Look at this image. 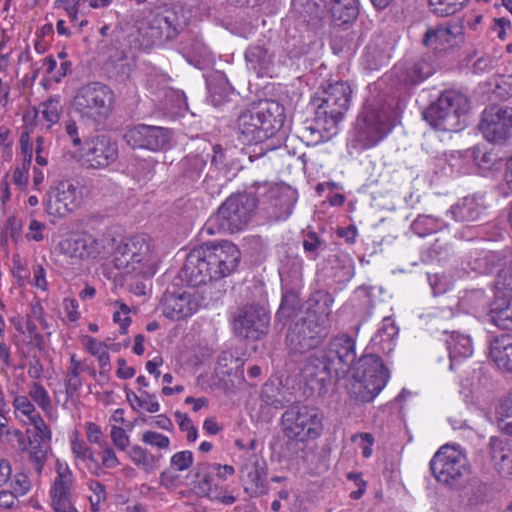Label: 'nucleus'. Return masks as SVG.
Masks as SVG:
<instances>
[{
    "instance_id": "1",
    "label": "nucleus",
    "mask_w": 512,
    "mask_h": 512,
    "mask_svg": "<svg viewBox=\"0 0 512 512\" xmlns=\"http://www.w3.org/2000/svg\"><path fill=\"white\" fill-rule=\"evenodd\" d=\"M240 259V250L230 241L205 243L188 253L182 274L190 286L197 287L229 276Z\"/></svg>"
},
{
    "instance_id": "2",
    "label": "nucleus",
    "mask_w": 512,
    "mask_h": 512,
    "mask_svg": "<svg viewBox=\"0 0 512 512\" xmlns=\"http://www.w3.org/2000/svg\"><path fill=\"white\" fill-rule=\"evenodd\" d=\"M333 296L324 290L314 292L304 316L294 321L285 338L290 355H302L317 348L329 333V315Z\"/></svg>"
},
{
    "instance_id": "3",
    "label": "nucleus",
    "mask_w": 512,
    "mask_h": 512,
    "mask_svg": "<svg viewBox=\"0 0 512 512\" xmlns=\"http://www.w3.org/2000/svg\"><path fill=\"white\" fill-rule=\"evenodd\" d=\"M158 256L154 244L146 234L135 235L119 245L115 252V267L123 274L149 277L155 274Z\"/></svg>"
},
{
    "instance_id": "4",
    "label": "nucleus",
    "mask_w": 512,
    "mask_h": 512,
    "mask_svg": "<svg viewBox=\"0 0 512 512\" xmlns=\"http://www.w3.org/2000/svg\"><path fill=\"white\" fill-rule=\"evenodd\" d=\"M348 392L360 402H371L382 391L389 379V371L377 355H365L354 366Z\"/></svg>"
},
{
    "instance_id": "5",
    "label": "nucleus",
    "mask_w": 512,
    "mask_h": 512,
    "mask_svg": "<svg viewBox=\"0 0 512 512\" xmlns=\"http://www.w3.org/2000/svg\"><path fill=\"white\" fill-rule=\"evenodd\" d=\"M256 202L257 196L252 194L230 196L207 221L205 231L212 235L216 232L235 233L243 230L252 218Z\"/></svg>"
},
{
    "instance_id": "6",
    "label": "nucleus",
    "mask_w": 512,
    "mask_h": 512,
    "mask_svg": "<svg viewBox=\"0 0 512 512\" xmlns=\"http://www.w3.org/2000/svg\"><path fill=\"white\" fill-rule=\"evenodd\" d=\"M351 96L352 89L345 81L322 84L311 99L316 120L337 125L349 109Z\"/></svg>"
},
{
    "instance_id": "7",
    "label": "nucleus",
    "mask_w": 512,
    "mask_h": 512,
    "mask_svg": "<svg viewBox=\"0 0 512 512\" xmlns=\"http://www.w3.org/2000/svg\"><path fill=\"white\" fill-rule=\"evenodd\" d=\"M112 104V90L100 82L84 85L74 97L76 112L87 126L100 124L110 113Z\"/></svg>"
},
{
    "instance_id": "8",
    "label": "nucleus",
    "mask_w": 512,
    "mask_h": 512,
    "mask_svg": "<svg viewBox=\"0 0 512 512\" xmlns=\"http://www.w3.org/2000/svg\"><path fill=\"white\" fill-rule=\"evenodd\" d=\"M324 413L317 407L293 405L281 417L282 431L287 438L315 440L324 430Z\"/></svg>"
},
{
    "instance_id": "9",
    "label": "nucleus",
    "mask_w": 512,
    "mask_h": 512,
    "mask_svg": "<svg viewBox=\"0 0 512 512\" xmlns=\"http://www.w3.org/2000/svg\"><path fill=\"white\" fill-rule=\"evenodd\" d=\"M430 469L438 482L451 489H459L469 471L464 451L455 445H443L432 457Z\"/></svg>"
},
{
    "instance_id": "10",
    "label": "nucleus",
    "mask_w": 512,
    "mask_h": 512,
    "mask_svg": "<svg viewBox=\"0 0 512 512\" xmlns=\"http://www.w3.org/2000/svg\"><path fill=\"white\" fill-rule=\"evenodd\" d=\"M86 188L76 180H63L51 186L45 200L46 212L55 217H65L83 203Z\"/></svg>"
},
{
    "instance_id": "11",
    "label": "nucleus",
    "mask_w": 512,
    "mask_h": 512,
    "mask_svg": "<svg viewBox=\"0 0 512 512\" xmlns=\"http://www.w3.org/2000/svg\"><path fill=\"white\" fill-rule=\"evenodd\" d=\"M269 312L260 305L249 304L236 309L232 315V329L237 337L256 341L268 333Z\"/></svg>"
},
{
    "instance_id": "12",
    "label": "nucleus",
    "mask_w": 512,
    "mask_h": 512,
    "mask_svg": "<svg viewBox=\"0 0 512 512\" xmlns=\"http://www.w3.org/2000/svg\"><path fill=\"white\" fill-rule=\"evenodd\" d=\"M56 476L49 489L53 512H78L74 506L76 479L69 465L57 460Z\"/></svg>"
},
{
    "instance_id": "13",
    "label": "nucleus",
    "mask_w": 512,
    "mask_h": 512,
    "mask_svg": "<svg viewBox=\"0 0 512 512\" xmlns=\"http://www.w3.org/2000/svg\"><path fill=\"white\" fill-rule=\"evenodd\" d=\"M469 109L468 98L457 91L449 90L440 95L437 101L424 112L425 120L433 128L441 126L449 119H457Z\"/></svg>"
},
{
    "instance_id": "14",
    "label": "nucleus",
    "mask_w": 512,
    "mask_h": 512,
    "mask_svg": "<svg viewBox=\"0 0 512 512\" xmlns=\"http://www.w3.org/2000/svg\"><path fill=\"white\" fill-rule=\"evenodd\" d=\"M330 359V370L336 372V378L347 375L356 364L355 341L352 337L341 334L332 337L324 348Z\"/></svg>"
},
{
    "instance_id": "15",
    "label": "nucleus",
    "mask_w": 512,
    "mask_h": 512,
    "mask_svg": "<svg viewBox=\"0 0 512 512\" xmlns=\"http://www.w3.org/2000/svg\"><path fill=\"white\" fill-rule=\"evenodd\" d=\"M83 150L85 162L94 169L106 168L118 159L117 143L105 135L85 140Z\"/></svg>"
},
{
    "instance_id": "16",
    "label": "nucleus",
    "mask_w": 512,
    "mask_h": 512,
    "mask_svg": "<svg viewBox=\"0 0 512 512\" xmlns=\"http://www.w3.org/2000/svg\"><path fill=\"white\" fill-rule=\"evenodd\" d=\"M256 196L268 202L275 209L276 218H287L297 200L296 191L290 186L264 183L256 188Z\"/></svg>"
},
{
    "instance_id": "17",
    "label": "nucleus",
    "mask_w": 512,
    "mask_h": 512,
    "mask_svg": "<svg viewBox=\"0 0 512 512\" xmlns=\"http://www.w3.org/2000/svg\"><path fill=\"white\" fill-rule=\"evenodd\" d=\"M197 308L198 304L190 293L175 287L172 290L167 288L161 298L160 309L163 315L172 321L192 316Z\"/></svg>"
},
{
    "instance_id": "18",
    "label": "nucleus",
    "mask_w": 512,
    "mask_h": 512,
    "mask_svg": "<svg viewBox=\"0 0 512 512\" xmlns=\"http://www.w3.org/2000/svg\"><path fill=\"white\" fill-rule=\"evenodd\" d=\"M194 471L200 495L225 505H231L236 501L234 496L228 495L226 490L216 482L215 465L200 462L196 465Z\"/></svg>"
},
{
    "instance_id": "19",
    "label": "nucleus",
    "mask_w": 512,
    "mask_h": 512,
    "mask_svg": "<svg viewBox=\"0 0 512 512\" xmlns=\"http://www.w3.org/2000/svg\"><path fill=\"white\" fill-rule=\"evenodd\" d=\"M147 24L151 31V37L156 40H171L178 35L181 29L177 14L166 8H157L151 11L147 17Z\"/></svg>"
},
{
    "instance_id": "20",
    "label": "nucleus",
    "mask_w": 512,
    "mask_h": 512,
    "mask_svg": "<svg viewBox=\"0 0 512 512\" xmlns=\"http://www.w3.org/2000/svg\"><path fill=\"white\" fill-rule=\"evenodd\" d=\"M241 471L246 474L245 491L251 497H259L268 492L267 464L263 458L257 455L251 456L242 466Z\"/></svg>"
},
{
    "instance_id": "21",
    "label": "nucleus",
    "mask_w": 512,
    "mask_h": 512,
    "mask_svg": "<svg viewBox=\"0 0 512 512\" xmlns=\"http://www.w3.org/2000/svg\"><path fill=\"white\" fill-rule=\"evenodd\" d=\"M171 137L170 130H127L124 139L133 149H163Z\"/></svg>"
},
{
    "instance_id": "22",
    "label": "nucleus",
    "mask_w": 512,
    "mask_h": 512,
    "mask_svg": "<svg viewBox=\"0 0 512 512\" xmlns=\"http://www.w3.org/2000/svg\"><path fill=\"white\" fill-rule=\"evenodd\" d=\"M330 359L324 349L310 355L302 368V373L307 381H315L321 386L329 382L333 377L336 378V372L330 370Z\"/></svg>"
},
{
    "instance_id": "23",
    "label": "nucleus",
    "mask_w": 512,
    "mask_h": 512,
    "mask_svg": "<svg viewBox=\"0 0 512 512\" xmlns=\"http://www.w3.org/2000/svg\"><path fill=\"white\" fill-rule=\"evenodd\" d=\"M63 252L70 258L83 259L99 254V243L90 234H80L61 242Z\"/></svg>"
},
{
    "instance_id": "24",
    "label": "nucleus",
    "mask_w": 512,
    "mask_h": 512,
    "mask_svg": "<svg viewBox=\"0 0 512 512\" xmlns=\"http://www.w3.org/2000/svg\"><path fill=\"white\" fill-rule=\"evenodd\" d=\"M489 453L499 473L512 475V447L509 440L492 436L489 439Z\"/></svg>"
},
{
    "instance_id": "25",
    "label": "nucleus",
    "mask_w": 512,
    "mask_h": 512,
    "mask_svg": "<svg viewBox=\"0 0 512 512\" xmlns=\"http://www.w3.org/2000/svg\"><path fill=\"white\" fill-rule=\"evenodd\" d=\"M486 210L483 197H464L450 209L452 217L460 222H472L481 218Z\"/></svg>"
},
{
    "instance_id": "26",
    "label": "nucleus",
    "mask_w": 512,
    "mask_h": 512,
    "mask_svg": "<svg viewBox=\"0 0 512 512\" xmlns=\"http://www.w3.org/2000/svg\"><path fill=\"white\" fill-rule=\"evenodd\" d=\"M258 117L261 120V128H283L286 121L285 108L274 100H260L257 102Z\"/></svg>"
},
{
    "instance_id": "27",
    "label": "nucleus",
    "mask_w": 512,
    "mask_h": 512,
    "mask_svg": "<svg viewBox=\"0 0 512 512\" xmlns=\"http://www.w3.org/2000/svg\"><path fill=\"white\" fill-rule=\"evenodd\" d=\"M450 359V370H454L455 365L463 359L473 354V345L471 338L467 335L452 332L445 340Z\"/></svg>"
},
{
    "instance_id": "28",
    "label": "nucleus",
    "mask_w": 512,
    "mask_h": 512,
    "mask_svg": "<svg viewBox=\"0 0 512 512\" xmlns=\"http://www.w3.org/2000/svg\"><path fill=\"white\" fill-rule=\"evenodd\" d=\"M274 55L267 48L254 45L250 46L245 52V60L248 67L253 70L258 77L267 75L273 66Z\"/></svg>"
},
{
    "instance_id": "29",
    "label": "nucleus",
    "mask_w": 512,
    "mask_h": 512,
    "mask_svg": "<svg viewBox=\"0 0 512 512\" xmlns=\"http://www.w3.org/2000/svg\"><path fill=\"white\" fill-rule=\"evenodd\" d=\"M433 72L434 67L430 62L418 58L406 63L405 66L400 69L398 78L408 85H416L431 76Z\"/></svg>"
},
{
    "instance_id": "30",
    "label": "nucleus",
    "mask_w": 512,
    "mask_h": 512,
    "mask_svg": "<svg viewBox=\"0 0 512 512\" xmlns=\"http://www.w3.org/2000/svg\"><path fill=\"white\" fill-rule=\"evenodd\" d=\"M512 128V108L500 105H492L482 113L481 123L478 128Z\"/></svg>"
},
{
    "instance_id": "31",
    "label": "nucleus",
    "mask_w": 512,
    "mask_h": 512,
    "mask_svg": "<svg viewBox=\"0 0 512 512\" xmlns=\"http://www.w3.org/2000/svg\"><path fill=\"white\" fill-rule=\"evenodd\" d=\"M490 356L497 367L512 372V341L502 336L495 339L490 346Z\"/></svg>"
},
{
    "instance_id": "32",
    "label": "nucleus",
    "mask_w": 512,
    "mask_h": 512,
    "mask_svg": "<svg viewBox=\"0 0 512 512\" xmlns=\"http://www.w3.org/2000/svg\"><path fill=\"white\" fill-rule=\"evenodd\" d=\"M490 320L501 329L512 330V300L496 296L490 309Z\"/></svg>"
},
{
    "instance_id": "33",
    "label": "nucleus",
    "mask_w": 512,
    "mask_h": 512,
    "mask_svg": "<svg viewBox=\"0 0 512 512\" xmlns=\"http://www.w3.org/2000/svg\"><path fill=\"white\" fill-rule=\"evenodd\" d=\"M207 86L210 101L215 107L224 105L235 94L234 89L224 76H218L210 80Z\"/></svg>"
},
{
    "instance_id": "34",
    "label": "nucleus",
    "mask_w": 512,
    "mask_h": 512,
    "mask_svg": "<svg viewBox=\"0 0 512 512\" xmlns=\"http://www.w3.org/2000/svg\"><path fill=\"white\" fill-rule=\"evenodd\" d=\"M61 105L57 99H49L41 103L34 111L36 125H46L50 128L60 118Z\"/></svg>"
},
{
    "instance_id": "35",
    "label": "nucleus",
    "mask_w": 512,
    "mask_h": 512,
    "mask_svg": "<svg viewBox=\"0 0 512 512\" xmlns=\"http://www.w3.org/2000/svg\"><path fill=\"white\" fill-rule=\"evenodd\" d=\"M461 27L459 26H438L435 29H428L423 38V44L425 46L436 45L442 46L444 44H450L452 39L457 33H460Z\"/></svg>"
},
{
    "instance_id": "36",
    "label": "nucleus",
    "mask_w": 512,
    "mask_h": 512,
    "mask_svg": "<svg viewBox=\"0 0 512 512\" xmlns=\"http://www.w3.org/2000/svg\"><path fill=\"white\" fill-rule=\"evenodd\" d=\"M330 10L335 20L349 23L355 20L359 13L358 0H331Z\"/></svg>"
},
{
    "instance_id": "37",
    "label": "nucleus",
    "mask_w": 512,
    "mask_h": 512,
    "mask_svg": "<svg viewBox=\"0 0 512 512\" xmlns=\"http://www.w3.org/2000/svg\"><path fill=\"white\" fill-rule=\"evenodd\" d=\"M83 371L82 363L73 354L70 358V364L67 368L65 377V392L68 397H73L75 393L82 387L83 381L80 373Z\"/></svg>"
},
{
    "instance_id": "38",
    "label": "nucleus",
    "mask_w": 512,
    "mask_h": 512,
    "mask_svg": "<svg viewBox=\"0 0 512 512\" xmlns=\"http://www.w3.org/2000/svg\"><path fill=\"white\" fill-rule=\"evenodd\" d=\"M468 0H429L430 11L438 17H448L461 11Z\"/></svg>"
},
{
    "instance_id": "39",
    "label": "nucleus",
    "mask_w": 512,
    "mask_h": 512,
    "mask_svg": "<svg viewBox=\"0 0 512 512\" xmlns=\"http://www.w3.org/2000/svg\"><path fill=\"white\" fill-rule=\"evenodd\" d=\"M386 135L381 130H355L352 146L361 150L369 149L376 146Z\"/></svg>"
},
{
    "instance_id": "40",
    "label": "nucleus",
    "mask_w": 512,
    "mask_h": 512,
    "mask_svg": "<svg viewBox=\"0 0 512 512\" xmlns=\"http://www.w3.org/2000/svg\"><path fill=\"white\" fill-rule=\"evenodd\" d=\"M28 395L47 415L52 412L53 406L51 398L42 384L39 382H32Z\"/></svg>"
},
{
    "instance_id": "41",
    "label": "nucleus",
    "mask_w": 512,
    "mask_h": 512,
    "mask_svg": "<svg viewBox=\"0 0 512 512\" xmlns=\"http://www.w3.org/2000/svg\"><path fill=\"white\" fill-rule=\"evenodd\" d=\"M498 427L507 435L512 436V395L501 400L497 409Z\"/></svg>"
},
{
    "instance_id": "42",
    "label": "nucleus",
    "mask_w": 512,
    "mask_h": 512,
    "mask_svg": "<svg viewBox=\"0 0 512 512\" xmlns=\"http://www.w3.org/2000/svg\"><path fill=\"white\" fill-rule=\"evenodd\" d=\"M87 485L90 492L88 499L91 505V510L93 512H98L107 500L106 488L102 483L96 480L88 481Z\"/></svg>"
},
{
    "instance_id": "43",
    "label": "nucleus",
    "mask_w": 512,
    "mask_h": 512,
    "mask_svg": "<svg viewBox=\"0 0 512 512\" xmlns=\"http://www.w3.org/2000/svg\"><path fill=\"white\" fill-rule=\"evenodd\" d=\"M495 289L497 296L504 298L512 297V267L501 269L495 279Z\"/></svg>"
},
{
    "instance_id": "44",
    "label": "nucleus",
    "mask_w": 512,
    "mask_h": 512,
    "mask_svg": "<svg viewBox=\"0 0 512 512\" xmlns=\"http://www.w3.org/2000/svg\"><path fill=\"white\" fill-rule=\"evenodd\" d=\"M257 110V102H254L247 108L243 109L237 117L238 127L261 128V120L260 117H258V113H256Z\"/></svg>"
},
{
    "instance_id": "45",
    "label": "nucleus",
    "mask_w": 512,
    "mask_h": 512,
    "mask_svg": "<svg viewBox=\"0 0 512 512\" xmlns=\"http://www.w3.org/2000/svg\"><path fill=\"white\" fill-rule=\"evenodd\" d=\"M503 260L504 256L502 254L494 251H486L477 259L478 266L476 268L483 273H490L501 265Z\"/></svg>"
},
{
    "instance_id": "46",
    "label": "nucleus",
    "mask_w": 512,
    "mask_h": 512,
    "mask_svg": "<svg viewBox=\"0 0 512 512\" xmlns=\"http://www.w3.org/2000/svg\"><path fill=\"white\" fill-rule=\"evenodd\" d=\"M267 132L268 130H238L237 139L244 145L258 144L272 137V133L268 135Z\"/></svg>"
},
{
    "instance_id": "47",
    "label": "nucleus",
    "mask_w": 512,
    "mask_h": 512,
    "mask_svg": "<svg viewBox=\"0 0 512 512\" xmlns=\"http://www.w3.org/2000/svg\"><path fill=\"white\" fill-rule=\"evenodd\" d=\"M193 453L189 450H184L175 453L170 459V469L175 471H185L193 464Z\"/></svg>"
},
{
    "instance_id": "48",
    "label": "nucleus",
    "mask_w": 512,
    "mask_h": 512,
    "mask_svg": "<svg viewBox=\"0 0 512 512\" xmlns=\"http://www.w3.org/2000/svg\"><path fill=\"white\" fill-rule=\"evenodd\" d=\"M130 457L137 466H141L146 470L150 469L154 463V456L140 446L131 448Z\"/></svg>"
},
{
    "instance_id": "49",
    "label": "nucleus",
    "mask_w": 512,
    "mask_h": 512,
    "mask_svg": "<svg viewBox=\"0 0 512 512\" xmlns=\"http://www.w3.org/2000/svg\"><path fill=\"white\" fill-rule=\"evenodd\" d=\"M324 244V241L313 231H309L304 235L303 249L310 254V258L315 260L318 257V251Z\"/></svg>"
},
{
    "instance_id": "50",
    "label": "nucleus",
    "mask_w": 512,
    "mask_h": 512,
    "mask_svg": "<svg viewBox=\"0 0 512 512\" xmlns=\"http://www.w3.org/2000/svg\"><path fill=\"white\" fill-rule=\"evenodd\" d=\"M412 229L419 236H425L437 231L435 219L432 216H419L413 223Z\"/></svg>"
},
{
    "instance_id": "51",
    "label": "nucleus",
    "mask_w": 512,
    "mask_h": 512,
    "mask_svg": "<svg viewBox=\"0 0 512 512\" xmlns=\"http://www.w3.org/2000/svg\"><path fill=\"white\" fill-rule=\"evenodd\" d=\"M487 142L496 145H506L512 139V130H481Z\"/></svg>"
},
{
    "instance_id": "52",
    "label": "nucleus",
    "mask_w": 512,
    "mask_h": 512,
    "mask_svg": "<svg viewBox=\"0 0 512 512\" xmlns=\"http://www.w3.org/2000/svg\"><path fill=\"white\" fill-rule=\"evenodd\" d=\"M11 491L17 496L21 497L26 495L30 488H31V482L29 477L24 473H17L13 477L11 483H10Z\"/></svg>"
},
{
    "instance_id": "53",
    "label": "nucleus",
    "mask_w": 512,
    "mask_h": 512,
    "mask_svg": "<svg viewBox=\"0 0 512 512\" xmlns=\"http://www.w3.org/2000/svg\"><path fill=\"white\" fill-rule=\"evenodd\" d=\"M174 417L181 429V431L187 433V440L189 442H194L197 439L198 433L197 429L193 425L191 419L188 417L187 414L181 413V412H175Z\"/></svg>"
},
{
    "instance_id": "54",
    "label": "nucleus",
    "mask_w": 512,
    "mask_h": 512,
    "mask_svg": "<svg viewBox=\"0 0 512 512\" xmlns=\"http://www.w3.org/2000/svg\"><path fill=\"white\" fill-rule=\"evenodd\" d=\"M283 446V457L287 459H295L299 456L300 452L304 451L305 442L307 440H299L294 438H287Z\"/></svg>"
},
{
    "instance_id": "55",
    "label": "nucleus",
    "mask_w": 512,
    "mask_h": 512,
    "mask_svg": "<svg viewBox=\"0 0 512 512\" xmlns=\"http://www.w3.org/2000/svg\"><path fill=\"white\" fill-rule=\"evenodd\" d=\"M142 441L159 449H167L170 446V439L158 432L147 431L142 436Z\"/></svg>"
},
{
    "instance_id": "56",
    "label": "nucleus",
    "mask_w": 512,
    "mask_h": 512,
    "mask_svg": "<svg viewBox=\"0 0 512 512\" xmlns=\"http://www.w3.org/2000/svg\"><path fill=\"white\" fill-rule=\"evenodd\" d=\"M471 153L476 165L483 169H490L496 161V157L492 153L484 152L478 146L474 147Z\"/></svg>"
},
{
    "instance_id": "57",
    "label": "nucleus",
    "mask_w": 512,
    "mask_h": 512,
    "mask_svg": "<svg viewBox=\"0 0 512 512\" xmlns=\"http://www.w3.org/2000/svg\"><path fill=\"white\" fill-rule=\"evenodd\" d=\"M110 437L113 442V444L116 446L117 449L120 451H124L127 449V447L130 444V438L126 431L119 426H112Z\"/></svg>"
},
{
    "instance_id": "58",
    "label": "nucleus",
    "mask_w": 512,
    "mask_h": 512,
    "mask_svg": "<svg viewBox=\"0 0 512 512\" xmlns=\"http://www.w3.org/2000/svg\"><path fill=\"white\" fill-rule=\"evenodd\" d=\"M71 450L75 458L81 461L90 460L94 462L92 450L84 443L77 439L71 441Z\"/></svg>"
},
{
    "instance_id": "59",
    "label": "nucleus",
    "mask_w": 512,
    "mask_h": 512,
    "mask_svg": "<svg viewBox=\"0 0 512 512\" xmlns=\"http://www.w3.org/2000/svg\"><path fill=\"white\" fill-rule=\"evenodd\" d=\"M49 451L50 450L30 451V453H28V460L38 475H41L43 472Z\"/></svg>"
},
{
    "instance_id": "60",
    "label": "nucleus",
    "mask_w": 512,
    "mask_h": 512,
    "mask_svg": "<svg viewBox=\"0 0 512 512\" xmlns=\"http://www.w3.org/2000/svg\"><path fill=\"white\" fill-rule=\"evenodd\" d=\"M46 225L36 219H32L28 226V232L25 237L28 241L40 242L44 239Z\"/></svg>"
},
{
    "instance_id": "61",
    "label": "nucleus",
    "mask_w": 512,
    "mask_h": 512,
    "mask_svg": "<svg viewBox=\"0 0 512 512\" xmlns=\"http://www.w3.org/2000/svg\"><path fill=\"white\" fill-rule=\"evenodd\" d=\"M100 447L102 448L101 453H100L102 465L108 469H113V468L119 466L120 462L116 456V453L108 445V443L106 442Z\"/></svg>"
},
{
    "instance_id": "62",
    "label": "nucleus",
    "mask_w": 512,
    "mask_h": 512,
    "mask_svg": "<svg viewBox=\"0 0 512 512\" xmlns=\"http://www.w3.org/2000/svg\"><path fill=\"white\" fill-rule=\"evenodd\" d=\"M13 407L16 412H19L24 416L33 414V412L36 410L34 404L27 396L24 395H17L14 397Z\"/></svg>"
},
{
    "instance_id": "63",
    "label": "nucleus",
    "mask_w": 512,
    "mask_h": 512,
    "mask_svg": "<svg viewBox=\"0 0 512 512\" xmlns=\"http://www.w3.org/2000/svg\"><path fill=\"white\" fill-rule=\"evenodd\" d=\"M138 391L141 393L140 409H143L149 413H156L160 410V404L154 394H150L149 392L142 389H139Z\"/></svg>"
},
{
    "instance_id": "64",
    "label": "nucleus",
    "mask_w": 512,
    "mask_h": 512,
    "mask_svg": "<svg viewBox=\"0 0 512 512\" xmlns=\"http://www.w3.org/2000/svg\"><path fill=\"white\" fill-rule=\"evenodd\" d=\"M85 347L95 357H100L108 352L107 346L105 343L90 337H85Z\"/></svg>"
}]
</instances>
